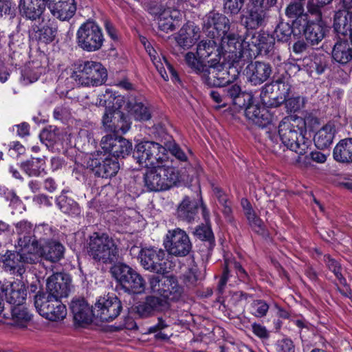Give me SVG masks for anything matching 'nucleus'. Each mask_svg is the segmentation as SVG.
<instances>
[{
  "label": "nucleus",
  "mask_w": 352,
  "mask_h": 352,
  "mask_svg": "<svg viewBox=\"0 0 352 352\" xmlns=\"http://www.w3.org/2000/svg\"><path fill=\"white\" fill-rule=\"evenodd\" d=\"M305 133V122L301 118L287 116L279 123L278 134L282 143L299 155H305L311 144Z\"/></svg>",
  "instance_id": "nucleus-1"
},
{
  "label": "nucleus",
  "mask_w": 352,
  "mask_h": 352,
  "mask_svg": "<svg viewBox=\"0 0 352 352\" xmlns=\"http://www.w3.org/2000/svg\"><path fill=\"white\" fill-rule=\"evenodd\" d=\"M333 28L338 34L350 37L351 43L346 40L338 41L332 50L333 59L340 64H346L352 60V12H337Z\"/></svg>",
  "instance_id": "nucleus-2"
},
{
  "label": "nucleus",
  "mask_w": 352,
  "mask_h": 352,
  "mask_svg": "<svg viewBox=\"0 0 352 352\" xmlns=\"http://www.w3.org/2000/svg\"><path fill=\"white\" fill-rule=\"evenodd\" d=\"M88 253L96 262L111 264L119 259V248L107 234L94 232L89 237Z\"/></svg>",
  "instance_id": "nucleus-3"
},
{
  "label": "nucleus",
  "mask_w": 352,
  "mask_h": 352,
  "mask_svg": "<svg viewBox=\"0 0 352 352\" xmlns=\"http://www.w3.org/2000/svg\"><path fill=\"white\" fill-rule=\"evenodd\" d=\"M177 180L175 168L166 163L151 167L144 175V186L148 191L167 190L175 184Z\"/></svg>",
  "instance_id": "nucleus-4"
},
{
  "label": "nucleus",
  "mask_w": 352,
  "mask_h": 352,
  "mask_svg": "<svg viewBox=\"0 0 352 352\" xmlns=\"http://www.w3.org/2000/svg\"><path fill=\"white\" fill-rule=\"evenodd\" d=\"M71 77L82 86H98L105 82L107 72L100 63L80 61L75 65Z\"/></svg>",
  "instance_id": "nucleus-5"
},
{
  "label": "nucleus",
  "mask_w": 352,
  "mask_h": 352,
  "mask_svg": "<svg viewBox=\"0 0 352 352\" xmlns=\"http://www.w3.org/2000/svg\"><path fill=\"white\" fill-rule=\"evenodd\" d=\"M116 283L126 292L141 294L144 292L146 282L134 269L124 263H117L110 269Z\"/></svg>",
  "instance_id": "nucleus-6"
},
{
  "label": "nucleus",
  "mask_w": 352,
  "mask_h": 352,
  "mask_svg": "<svg viewBox=\"0 0 352 352\" xmlns=\"http://www.w3.org/2000/svg\"><path fill=\"white\" fill-rule=\"evenodd\" d=\"M133 157L140 166L146 168L168 162L166 148L152 141H144L136 144Z\"/></svg>",
  "instance_id": "nucleus-7"
},
{
  "label": "nucleus",
  "mask_w": 352,
  "mask_h": 352,
  "mask_svg": "<svg viewBox=\"0 0 352 352\" xmlns=\"http://www.w3.org/2000/svg\"><path fill=\"white\" fill-rule=\"evenodd\" d=\"M104 41L102 30L94 20H87L77 30L76 43L85 52H93L100 50Z\"/></svg>",
  "instance_id": "nucleus-8"
},
{
  "label": "nucleus",
  "mask_w": 352,
  "mask_h": 352,
  "mask_svg": "<svg viewBox=\"0 0 352 352\" xmlns=\"http://www.w3.org/2000/svg\"><path fill=\"white\" fill-rule=\"evenodd\" d=\"M34 306L41 316L51 321L63 320L67 315L66 307L59 298L37 293Z\"/></svg>",
  "instance_id": "nucleus-9"
},
{
  "label": "nucleus",
  "mask_w": 352,
  "mask_h": 352,
  "mask_svg": "<svg viewBox=\"0 0 352 352\" xmlns=\"http://www.w3.org/2000/svg\"><path fill=\"white\" fill-rule=\"evenodd\" d=\"M138 257L141 265L146 270L159 274H164L169 272L166 252L161 248H142Z\"/></svg>",
  "instance_id": "nucleus-10"
},
{
  "label": "nucleus",
  "mask_w": 352,
  "mask_h": 352,
  "mask_svg": "<svg viewBox=\"0 0 352 352\" xmlns=\"http://www.w3.org/2000/svg\"><path fill=\"white\" fill-rule=\"evenodd\" d=\"M164 245L170 254L179 257L187 256L192 250L188 235L180 228L168 230Z\"/></svg>",
  "instance_id": "nucleus-11"
},
{
  "label": "nucleus",
  "mask_w": 352,
  "mask_h": 352,
  "mask_svg": "<svg viewBox=\"0 0 352 352\" xmlns=\"http://www.w3.org/2000/svg\"><path fill=\"white\" fill-rule=\"evenodd\" d=\"M122 309L119 298L115 294H108L98 299L93 309V315L102 322H110L120 315Z\"/></svg>",
  "instance_id": "nucleus-12"
},
{
  "label": "nucleus",
  "mask_w": 352,
  "mask_h": 352,
  "mask_svg": "<svg viewBox=\"0 0 352 352\" xmlns=\"http://www.w3.org/2000/svg\"><path fill=\"white\" fill-rule=\"evenodd\" d=\"M230 28V20L223 14L210 11L203 19V30L212 38L228 33Z\"/></svg>",
  "instance_id": "nucleus-13"
},
{
  "label": "nucleus",
  "mask_w": 352,
  "mask_h": 352,
  "mask_svg": "<svg viewBox=\"0 0 352 352\" xmlns=\"http://www.w3.org/2000/svg\"><path fill=\"white\" fill-rule=\"evenodd\" d=\"M58 25L54 19L42 18L38 24H34L29 30L30 38L41 44H50L56 38Z\"/></svg>",
  "instance_id": "nucleus-14"
},
{
  "label": "nucleus",
  "mask_w": 352,
  "mask_h": 352,
  "mask_svg": "<svg viewBox=\"0 0 352 352\" xmlns=\"http://www.w3.org/2000/svg\"><path fill=\"white\" fill-rule=\"evenodd\" d=\"M100 99V104L106 106V111L102 117V124L105 129L109 131V126L113 125V122H116L118 118L115 116L116 111H120L119 109L124 103L122 97L112 94L110 89H107L105 94L101 96Z\"/></svg>",
  "instance_id": "nucleus-15"
},
{
  "label": "nucleus",
  "mask_w": 352,
  "mask_h": 352,
  "mask_svg": "<svg viewBox=\"0 0 352 352\" xmlns=\"http://www.w3.org/2000/svg\"><path fill=\"white\" fill-rule=\"evenodd\" d=\"M202 78L209 86L225 87L234 81L235 75L230 76L227 68L219 62L209 65Z\"/></svg>",
  "instance_id": "nucleus-16"
},
{
  "label": "nucleus",
  "mask_w": 352,
  "mask_h": 352,
  "mask_svg": "<svg viewBox=\"0 0 352 352\" xmlns=\"http://www.w3.org/2000/svg\"><path fill=\"white\" fill-rule=\"evenodd\" d=\"M100 145L105 153H109L116 160L128 155L132 150V144L130 142L121 137H115L112 135L102 137Z\"/></svg>",
  "instance_id": "nucleus-17"
},
{
  "label": "nucleus",
  "mask_w": 352,
  "mask_h": 352,
  "mask_svg": "<svg viewBox=\"0 0 352 352\" xmlns=\"http://www.w3.org/2000/svg\"><path fill=\"white\" fill-rule=\"evenodd\" d=\"M16 248L26 263L33 264L39 261L41 247L36 239L32 236H24L18 239Z\"/></svg>",
  "instance_id": "nucleus-18"
},
{
  "label": "nucleus",
  "mask_w": 352,
  "mask_h": 352,
  "mask_svg": "<svg viewBox=\"0 0 352 352\" xmlns=\"http://www.w3.org/2000/svg\"><path fill=\"white\" fill-rule=\"evenodd\" d=\"M71 279L69 275L63 273H56L47 280L46 292H38L52 296L56 298L67 297L69 292Z\"/></svg>",
  "instance_id": "nucleus-19"
},
{
  "label": "nucleus",
  "mask_w": 352,
  "mask_h": 352,
  "mask_svg": "<svg viewBox=\"0 0 352 352\" xmlns=\"http://www.w3.org/2000/svg\"><path fill=\"white\" fill-rule=\"evenodd\" d=\"M88 165L96 176L102 178L115 176L120 168L118 160L109 157L91 159Z\"/></svg>",
  "instance_id": "nucleus-20"
},
{
  "label": "nucleus",
  "mask_w": 352,
  "mask_h": 352,
  "mask_svg": "<svg viewBox=\"0 0 352 352\" xmlns=\"http://www.w3.org/2000/svg\"><path fill=\"white\" fill-rule=\"evenodd\" d=\"M248 82L252 85H260L265 82L272 74V67L268 63L255 61L249 63L245 69Z\"/></svg>",
  "instance_id": "nucleus-21"
},
{
  "label": "nucleus",
  "mask_w": 352,
  "mask_h": 352,
  "mask_svg": "<svg viewBox=\"0 0 352 352\" xmlns=\"http://www.w3.org/2000/svg\"><path fill=\"white\" fill-rule=\"evenodd\" d=\"M51 14L60 21L70 19L76 11L75 0H45Z\"/></svg>",
  "instance_id": "nucleus-22"
},
{
  "label": "nucleus",
  "mask_w": 352,
  "mask_h": 352,
  "mask_svg": "<svg viewBox=\"0 0 352 352\" xmlns=\"http://www.w3.org/2000/svg\"><path fill=\"white\" fill-rule=\"evenodd\" d=\"M45 0H20L19 11L20 15L26 20L36 21L42 19L45 10Z\"/></svg>",
  "instance_id": "nucleus-23"
},
{
  "label": "nucleus",
  "mask_w": 352,
  "mask_h": 352,
  "mask_svg": "<svg viewBox=\"0 0 352 352\" xmlns=\"http://www.w3.org/2000/svg\"><path fill=\"white\" fill-rule=\"evenodd\" d=\"M146 52L151 57V59L156 67L161 77L164 80L169 79V76L173 81H179V76L174 67L168 62L165 57L160 56L157 53L150 45L145 46Z\"/></svg>",
  "instance_id": "nucleus-24"
},
{
  "label": "nucleus",
  "mask_w": 352,
  "mask_h": 352,
  "mask_svg": "<svg viewBox=\"0 0 352 352\" xmlns=\"http://www.w3.org/2000/svg\"><path fill=\"white\" fill-rule=\"evenodd\" d=\"M168 307V302L164 298L148 296L135 307V310L140 317L148 318Z\"/></svg>",
  "instance_id": "nucleus-25"
},
{
  "label": "nucleus",
  "mask_w": 352,
  "mask_h": 352,
  "mask_svg": "<svg viewBox=\"0 0 352 352\" xmlns=\"http://www.w3.org/2000/svg\"><path fill=\"white\" fill-rule=\"evenodd\" d=\"M25 263L17 250H8L0 256V265L2 268L14 276L23 275L25 272L24 267Z\"/></svg>",
  "instance_id": "nucleus-26"
},
{
  "label": "nucleus",
  "mask_w": 352,
  "mask_h": 352,
  "mask_svg": "<svg viewBox=\"0 0 352 352\" xmlns=\"http://www.w3.org/2000/svg\"><path fill=\"white\" fill-rule=\"evenodd\" d=\"M1 289L5 294L6 301L12 307L24 305L27 298V290L23 283L13 282L3 285Z\"/></svg>",
  "instance_id": "nucleus-27"
},
{
  "label": "nucleus",
  "mask_w": 352,
  "mask_h": 352,
  "mask_svg": "<svg viewBox=\"0 0 352 352\" xmlns=\"http://www.w3.org/2000/svg\"><path fill=\"white\" fill-rule=\"evenodd\" d=\"M221 40V49L228 53V57L232 58L234 62H238L243 58V45L241 38L234 33H226L222 35Z\"/></svg>",
  "instance_id": "nucleus-28"
},
{
  "label": "nucleus",
  "mask_w": 352,
  "mask_h": 352,
  "mask_svg": "<svg viewBox=\"0 0 352 352\" xmlns=\"http://www.w3.org/2000/svg\"><path fill=\"white\" fill-rule=\"evenodd\" d=\"M245 116L254 124L264 128L274 121L273 113L267 107H261L256 104H250L245 109Z\"/></svg>",
  "instance_id": "nucleus-29"
},
{
  "label": "nucleus",
  "mask_w": 352,
  "mask_h": 352,
  "mask_svg": "<svg viewBox=\"0 0 352 352\" xmlns=\"http://www.w3.org/2000/svg\"><path fill=\"white\" fill-rule=\"evenodd\" d=\"M199 38V28L192 22H188L179 30L175 40L184 49L190 48Z\"/></svg>",
  "instance_id": "nucleus-30"
},
{
  "label": "nucleus",
  "mask_w": 352,
  "mask_h": 352,
  "mask_svg": "<svg viewBox=\"0 0 352 352\" xmlns=\"http://www.w3.org/2000/svg\"><path fill=\"white\" fill-rule=\"evenodd\" d=\"M197 55L199 59H208V62L218 63L221 58V52L213 39L201 41L197 47Z\"/></svg>",
  "instance_id": "nucleus-31"
},
{
  "label": "nucleus",
  "mask_w": 352,
  "mask_h": 352,
  "mask_svg": "<svg viewBox=\"0 0 352 352\" xmlns=\"http://www.w3.org/2000/svg\"><path fill=\"white\" fill-rule=\"evenodd\" d=\"M302 30L307 42L316 45L324 38L327 26L321 19L316 21H308L302 25Z\"/></svg>",
  "instance_id": "nucleus-32"
},
{
  "label": "nucleus",
  "mask_w": 352,
  "mask_h": 352,
  "mask_svg": "<svg viewBox=\"0 0 352 352\" xmlns=\"http://www.w3.org/2000/svg\"><path fill=\"white\" fill-rule=\"evenodd\" d=\"M69 307L76 322L79 324L88 323L91 320L93 309L90 308L84 298H74Z\"/></svg>",
  "instance_id": "nucleus-33"
},
{
  "label": "nucleus",
  "mask_w": 352,
  "mask_h": 352,
  "mask_svg": "<svg viewBox=\"0 0 352 352\" xmlns=\"http://www.w3.org/2000/svg\"><path fill=\"white\" fill-rule=\"evenodd\" d=\"M198 208L196 201L186 197L177 208V217L182 221L191 223L198 219Z\"/></svg>",
  "instance_id": "nucleus-34"
},
{
  "label": "nucleus",
  "mask_w": 352,
  "mask_h": 352,
  "mask_svg": "<svg viewBox=\"0 0 352 352\" xmlns=\"http://www.w3.org/2000/svg\"><path fill=\"white\" fill-rule=\"evenodd\" d=\"M65 248L57 241L47 240L41 246V255L46 260L55 263L64 255Z\"/></svg>",
  "instance_id": "nucleus-35"
},
{
  "label": "nucleus",
  "mask_w": 352,
  "mask_h": 352,
  "mask_svg": "<svg viewBox=\"0 0 352 352\" xmlns=\"http://www.w3.org/2000/svg\"><path fill=\"white\" fill-rule=\"evenodd\" d=\"M267 17V10L248 9L241 16V23L248 29L255 30L263 26Z\"/></svg>",
  "instance_id": "nucleus-36"
},
{
  "label": "nucleus",
  "mask_w": 352,
  "mask_h": 352,
  "mask_svg": "<svg viewBox=\"0 0 352 352\" xmlns=\"http://www.w3.org/2000/svg\"><path fill=\"white\" fill-rule=\"evenodd\" d=\"M334 160L340 163H352V138L339 141L333 149Z\"/></svg>",
  "instance_id": "nucleus-37"
},
{
  "label": "nucleus",
  "mask_w": 352,
  "mask_h": 352,
  "mask_svg": "<svg viewBox=\"0 0 352 352\" xmlns=\"http://www.w3.org/2000/svg\"><path fill=\"white\" fill-rule=\"evenodd\" d=\"M161 296L165 300L177 301L180 299L183 294V288L181 287L177 279L173 276L164 278V285H162Z\"/></svg>",
  "instance_id": "nucleus-38"
},
{
  "label": "nucleus",
  "mask_w": 352,
  "mask_h": 352,
  "mask_svg": "<svg viewBox=\"0 0 352 352\" xmlns=\"http://www.w3.org/2000/svg\"><path fill=\"white\" fill-rule=\"evenodd\" d=\"M126 109L129 113L137 121H147L151 118L149 108L143 102L135 99L129 100L126 104Z\"/></svg>",
  "instance_id": "nucleus-39"
},
{
  "label": "nucleus",
  "mask_w": 352,
  "mask_h": 352,
  "mask_svg": "<svg viewBox=\"0 0 352 352\" xmlns=\"http://www.w3.org/2000/svg\"><path fill=\"white\" fill-rule=\"evenodd\" d=\"M336 133L334 126L327 124L318 130L314 137V141L316 146L319 149L328 148L333 142Z\"/></svg>",
  "instance_id": "nucleus-40"
},
{
  "label": "nucleus",
  "mask_w": 352,
  "mask_h": 352,
  "mask_svg": "<svg viewBox=\"0 0 352 352\" xmlns=\"http://www.w3.org/2000/svg\"><path fill=\"white\" fill-rule=\"evenodd\" d=\"M258 33L247 34L242 39L243 58H252L258 55Z\"/></svg>",
  "instance_id": "nucleus-41"
},
{
  "label": "nucleus",
  "mask_w": 352,
  "mask_h": 352,
  "mask_svg": "<svg viewBox=\"0 0 352 352\" xmlns=\"http://www.w3.org/2000/svg\"><path fill=\"white\" fill-rule=\"evenodd\" d=\"M260 97L262 103L266 107H277L281 104L272 82L262 87Z\"/></svg>",
  "instance_id": "nucleus-42"
},
{
  "label": "nucleus",
  "mask_w": 352,
  "mask_h": 352,
  "mask_svg": "<svg viewBox=\"0 0 352 352\" xmlns=\"http://www.w3.org/2000/svg\"><path fill=\"white\" fill-rule=\"evenodd\" d=\"M286 15L289 18H295L293 22L294 26L301 25V21L306 22L307 20V14L304 13V4L300 0L290 3L286 8Z\"/></svg>",
  "instance_id": "nucleus-43"
},
{
  "label": "nucleus",
  "mask_w": 352,
  "mask_h": 352,
  "mask_svg": "<svg viewBox=\"0 0 352 352\" xmlns=\"http://www.w3.org/2000/svg\"><path fill=\"white\" fill-rule=\"evenodd\" d=\"M56 205L64 213L71 216H76L80 214V209L76 201L65 195H60L56 198Z\"/></svg>",
  "instance_id": "nucleus-44"
},
{
  "label": "nucleus",
  "mask_w": 352,
  "mask_h": 352,
  "mask_svg": "<svg viewBox=\"0 0 352 352\" xmlns=\"http://www.w3.org/2000/svg\"><path fill=\"white\" fill-rule=\"evenodd\" d=\"M258 54L267 56L274 51L275 39L272 35L267 32L258 33Z\"/></svg>",
  "instance_id": "nucleus-45"
},
{
  "label": "nucleus",
  "mask_w": 352,
  "mask_h": 352,
  "mask_svg": "<svg viewBox=\"0 0 352 352\" xmlns=\"http://www.w3.org/2000/svg\"><path fill=\"white\" fill-rule=\"evenodd\" d=\"M20 166L30 177H38L44 170L43 161L40 158H32L22 162Z\"/></svg>",
  "instance_id": "nucleus-46"
},
{
  "label": "nucleus",
  "mask_w": 352,
  "mask_h": 352,
  "mask_svg": "<svg viewBox=\"0 0 352 352\" xmlns=\"http://www.w3.org/2000/svg\"><path fill=\"white\" fill-rule=\"evenodd\" d=\"M12 318L16 325L25 327L32 318V314L24 305L12 307L11 309Z\"/></svg>",
  "instance_id": "nucleus-47"
},
{
  "label": "nucleus",
  "mask_w": 352,
  "mask_h": 352,
  "mask_svg": "<svg viewBox=\"0 0 352 352\" xmlns=\"http://www.w3.org/2000/svg\"><path fill=\"white\" fill-rule=\"evenodd\" d=\"M294 33V29L289 23L280 22L274 31V39L279 42H287Z\"/></svg>",
  "instance_id": "nucleus-48"
},
{
  "label": "nucleus",
  "mask_w": 352,
  "mask_h": 352,
  "mask_svg": "<svg viewBox=\"0 0 352 352\" xmlns=\"http://www.w3.org/2000/svg\"><path fill=\"white\" fill-rule=\"evenodd\" d=\"M185 61L195 73L204 76L208 66L204 64L199 58H197L194 53L188 52L185 56Z\"/></svg>",
  "instance_id": "nucleus-49"
},
{
  "label": "nucleus",
  "mask_w": 352,
  "mask_h": 352,
  "mask_svg": "<svg viewBox=\"0 0 352 352\" xmlns=\"http://www.w3.org/2000/svg\"><path fill=\"white\" fill-rule=\"evenodd\" d=\"M324 261L327 267L334 274L340 283L343 285H346V280L342 276V267L339 262L331 258L329 255H324Z\"/></svg>",
  "instance_id": "nucleus-50"
},
{
  "label": "nucleus",
  "mask_w": 352,
  "mask_h": 352,
  "mask_svg": "<svg viewBox=\"0 0 352 352\" xmlns=\"http://www.w3.org/2000/svg\"><path fill=\"white\" fill-rule=\"evenodd\" d=\"M115 116H117L116 122H113V125L109 126V131L115 133L121 132L125 133L130 129V124L126 120L124 114L121 111H116Z\"/></svg>",
  "instance_id": "nucleus-51"
},
{
  "label": "nucleus",
  "mask_w": 352,
  "mask_h": 352,
  "mask_svg": "<svg viewBox=\"0 0 352 352\" xmlns=\"http://www.w3.org/2000/svg\"><path fill=\"white\" fill-rule=\"evenodd\" d=\"M194 234L200 240L208 242L210 247L212 246L214 243L212 231L208 225L198 226L194 231Z\"/></svg>",
  "instance_id": "nucleus-52"
},
{
  "label": "nucleus",
  "mask_w": 352,
  "mask_h": 352,
  "mask_svg": "<svg viewBox=\"0 0 352 352\" xmlns=\"http://www.w3.org/2000/svg\"><path fill=\"white\" fill-rule=\"evenodd\" d=\"M272 83L276 94L278 95L279 101L283 104L291 95L292 85L280 80L274 81Z\"/></svg>",
  "instance_id": "nucleus-53"
},
{
  "label": "nucleus",
  "mask_w": 352,
  "mask_h": 352,
  "mask_svg": "<svg viewBox=\"0 0 352 352\" xmlns=\"http://www.w3.org/2000/svg\"><path fill=\"white\" fill-rule=\"evenodd\" d=\"M200 272L196 265H193L184 274V282L188 287H194L200 280Z\"/></svg>",
  "instance_id": "nucleus-54"
},
{
  "label": "nucleus",
  "mask_w": 352,
  "mask_h": 352,
  "mask_svg": "<svg viewBox=\"0 0 352 352\" xmlns=\"http://www.w3.org/2000/svg\"><path fill=\"white\" fill-rule=\"evenodd\" d=\"M245 3V0H223L224 12L229 15L238 14Z\"/></svg>",
  "instance_id": "nucleus-55"
},
{
  "label": "nucleus",
  "mask_w": 352,
  "mask_h": 352,
  "mask_svg": "<svg viewBox=\"0 0 352 352\" xmlns=\"http://www.w3.org/2000/svg\"><path fill=\"white\" fill-rule=\"evenodd\" d=\"M223 91L226 99L227 100V98H230L235 104H238L236 100L239 99L241 96H245V93L241 91V87L236 84H228V86L223 89Z\"/></svg>",
  "instance_id": "nucleus-56"
},
{
  "label": "nucleus",
  "mask_w": 352,
  "mask_h": 352,
  "mask_svg": "<svg viewBox=\"0 0 352 352\" xmlns=\"http://www.w3.org/2000/svg\"><path fill=\"white\" fill-rule=\"evenodd\" d=\"M169 326V324L166 322L165 320H164L162 317L157 318V323L153 326H151L148 329L149 333H157L155 334V338L157 339L160 340H168L169 338L168 336L164 333H162V331Z\"/></svg>",
  "instance_id": "nucleus-57"
},
{
  "label": "nucleus",
  "mask_w": 352,
  "mask_h": 352,
  "mask_svg": "<svg viewBox=\"0 0 352 352\" xmlns=\"http://www.w3.org/2000/svg\"><path fill=\"white\" fill-rule=\"evenodd\" d=\"M268 309V304L263 300H255L250 305L251 313L257 318L266 316Z\"/></svg>",
  "instance_id": "nucleus-58"
},
{
  "label": "nucleus",
  "mask_w": 352,
  "mask_h": 352,
  "mask_svg": "<svg viewBox=\"0 0 352 352\" xmlns=\"http://www.w3.org/2000/svg\"><path fill=\"white\" fill-rule=\"evenodd\" d=\"M225 267L232 268L235 270L236 274L239 279L243 282H247L249 280V276L245 269L242 267L241 264L236 261H226Z\"/></svg>",
  "instance_id": "nucleus-59"
},
{
  "label": "nucleus",
  "mask_w": 352,
  "mask_h": 352,
  "mask_svg": "<svg viewBox=\"0 0 352 352\" xmlns=\"http://www.w3.org/2000/svg\"><path fill=\"white\" fill-rule=\"evenodd\" d=\"M177 15H181L177 11H174L170 15V19H160L159 21V28L161 30L168 32L169 31H173L176 29L177 24L175 23V21H172L173 17H179Z\"/></svg>",
  "instance_id": "nucleus-60"
},
{
  "label": "nucleus",
  "mask_w": 352,
  "mask_h": 352,
  "mask_svg": "<svg viewBox=\"0 0 352 352\" xmlns=\"http://www.w3.org/2000/svg\"><path fill=\"white\" fill-rule=\"evenodd\" d=\"M276 352H295V346L293 341L288 338L278 340L275 344Z\"/></svg>",
  "instance_id": "nucleus-61"
},
{
  "label": "nucleus",
  "mask_w": 352,
  "mask_h": 352,
  "mask_svg": "<svg viewBox=\"0 0 352 352\" xmlns=\"http://www.w3.org/2000/svg\"><path fill=\"white\" fill-rule=\"evenodd\" d=\"M284 102L289 111L296 112L303 107L304 99L300 96L293 97L290 95Z\"/></svg>",
  "instance_id": "nucleus-62"
},
{
  "label": "nucleus",
  "mask_w": 352,
  "mask_h": 352,
  "mask_svg": "<svg viewBox=\"0 0 352 352\" xmlns=\"http://www.w3.org/2000/svg\"><path fill=\"white\" fill-rule=\"evenodd\" d=\"M32 230L33 225L28 221L23 220L16 224V233L19 235V237L32 236Z\"/></svg>",
  "instance_id": "nucleus-63"
},
{
  "label": "nucleus",
  "mask_w": 352,
  "mask_h": 352,
  "mask_svg": "<svg viewBox=\"0 0 352 352\" xmlns=\"http://www.w3.org/2000/svg\"><path fill=\"white\" fill-rule=\"evenodd\" d=\"M53 116L54 119L64 122L71 117L72 113L70 109L67 107L60 105L54 109Z\"/></svg>",
  "instance_id": "nucleus-64"
}]
</instances>
